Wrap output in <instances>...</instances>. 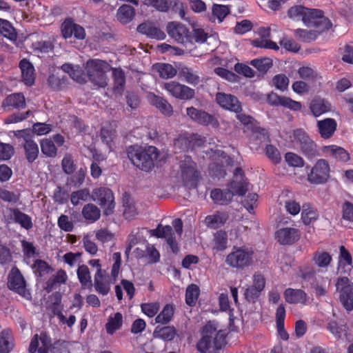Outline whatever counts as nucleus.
Wrapping results in <instances>:
<instances>
[{
  "label": "nucleus",
  "instance_id": "f704fd0d",
  "mask_svg": "<svg viewBox=\"0 0 353 353\" xmlns=\"http://www.w3.org/2000/svg\"><path fill=\"white\" fill-rule=\"evenodd\" d=\"M230 6H225L221 4H213L212 6V18L211 20L214 21L216 19L219 23H221L225 17L230 12Z\"/></svg>",
  "mask_w": 353,
  "mask_h": 353
},
{
  "label": "nucleus",
  "instance_id": "0eeeda50",
  "mask_svg": "<svg viewBox=\"0 0 353 353\" xmlns=\"http://www.w3.org/2000/svg\"><path fill=\"white\" fill-rule=\"evenodd\" d=\"M91 199L103 209L104 214L110 215L113 213L115 203L110 189L104 187L95 188L91 193Z\"/></svg>",
  "mask_w": 353,
  "mask_h": 353
},
{
  "label": "nucleus",
  "instance_id": "8fccbe9b",
  "mask_svg": "<svg viewBox=\"0 0 353 353\" xmlns=\"http://www.w3.org/2000/svg\"><path fill=\"white\" fill-rule=\"evenodd\" d=\"M112 77L114 82V90L121 92L123 90L125 84L124 72L120 68H113Z\"/></svg>",
  "mask_w": 353,
  "mask_h": 353
},
{
  "label": "nucleus",
  "instance_id": "c03bdc74",
  "mask_svg": "<svg viewBox=\"0 0 353 353\" xmlns=\"http://www.w3.org/2000/svg\"><path fill=\"white\" fill-rule=\"evenodd\" d=\"M323 14V12L320 10L307 8L303 22L308 27H314Z\"/></svg>",
  "mask_w": 353,
  "mask_h": 353
},
{
  "label": "nucleus",
  "instance_id": "58836bf2",
  "mask_svg": "<svg viewBox=\"0 0 353 353\" xmlns=\"http://www.w3.org/2000/svg\"><path fill=\"white\" fill-rule=\"evenodd\" d=\"M319 217L317 210L312 207L310 204L305 203L302 207L301 219L305 225L310 224Z\"/></svg>",
  "mask_w": 353,
  "mask_h": 353
},
{
  "label": "nucleus",
  "instance_id": "1a4fd4ad",
  "mask_svg": "<svg viewBox=\"0 0 353 353\" xmlns=\"http://www.w3.org/2000/svg\"><path fill=\"white\" fill-rule=\"evenodd\" d=\"M330 176V165L325 159H319L307 174L311 183L321 184L327 181Z\"/></svg>",
  "mask_w": 353,
  "mask_h": 353
},
{
  "label": "nucleus",
  "instance_id": "9b49d317",
  "mask_svg": "<svg viewBox=\"0 0 353 353\" xmlns=\"http://www.w3.org/2000/svg\"><path fill=\"white\" fill-rule=\"evenodd\" d=\"M163 88L174 97L181 100H190L195 96L194 89L176 81L165 83Z\"/></svg>",
  "mask_w": 353,
  "mask_h": 353
},
{
  "label": "nucleus",
  "instance_id": "5701e85b",
  "mask_svg": "<svg viewBox=\"0 0 353 353\" xmlns=\"http://www.w3.org/2000/svg\"><path fill=\"white\" fill-rule=\"evenodd\" d=\"M234 193L230 189H214L211 191L210 197L212 201L219 205H227L233 198Z\"/></svg>",
  "mask_w": 353,
  "mask_h": 353
},
{
  "label": "nucleus",
  "instance_id": "052dcab7",
  "mask_svg": "<svg viewBox=\"0 0 353 353\" xmlns=\"http://www.w3.org/2000/svg\"><path fill=\"white\" fill-rule=\"evenodd\" d=\"M250 64L261 72H267L272 65V61L268 58L253 59Z\"/></svg>",
  "mask_w": 353,
  "mask_h": 353
},
{
  "label": "nucleus",
  "instance_id": "b1692460",
  "mask_svg": "<svg viewBox=\"0 0 353 353\" xmlns=\"http://www.w3.org/2000/svg\"><path fill=\"white\" fill-rule=\"evenodd\" d=\"M25 155L29 163L34 162L38 157L39 150L38 145L28 135L25 137V142L23 144Z\"/></svg>",
  "mask_w": 353,
  "mask_h": 353
},
{
  "label": "nucleus",
  "instance_id": "f3484780",
  "mask_svg": "<svg viewBox=\"0 0 353 353\" xmlns=\"http://www.w3.org/2000/svg\"><path fill=\"white\" fill-rule=\"evenodd\" d=\"M216 101L223 108L238 113L241 111V105L238 99L230 94L218 92L216 94Z\"/></svg>",
  "mask_w": 353,
  "mask_h": 353
},
{
  "label": "nucleus",
  "instance_id": "39448f33",
  "mask_svg": "<svg viewBox=\"0 0 353 353\" xmlns=\"http://www.w3.org/2000/svg\"><path fill=\"white\" fill-rule=\"evenodd\" d=\"M254 252L252 248L245 245L234 246L226 256L225 263L230 268L243 270L253 263Z\"/></svg>",
  "mask_w": 353,
  "mask_h": 353
},
{
  "label": "nucleus",
  "instance_id": "09e8293b",
  "mask_svg": "<svg viewBox=\"0 0 353 353\" xmlns=\"http://www.w3.org/2000/svg\"><path fill=\"white\" fill-rule=\"evenodd\" d=\"M77 276L81 285L85 288L92 286L91 276L87 265H82L77 270Z\"/></svg>",
  "mask_w": 353,
  "mask_h": 353
},
{
  "label": "nucleus",
  "instance_id": "7c9ffc66",
  "mask_svg": "<svg viewBox=\"0 0 353 353\" xmlns=\"http://www.w3.org/2000/svg\"><path fill=\"white\" fill-rule=\"evenodd\" d=\"M61 70L68 73L75 81L82 83L85 82L83 72L80 66L71 63H64L61 67Z\"/></svg>",
  "mask_w": 353,
  "mask_h": 353
},
{
  "label": "nucleus",
  "instance_id": "4468645a",
  "mask_svg": "<svg viewBox=\"0 0 353 353\" xmlns=\"http://www.w3.org/2000/svg\"><path fill=\"white\" fill-rule=\"evenodd\" d=\"M152 236L157 238H163L166 240L173 252H176L178 250L176 243V238L172 228L170 225H165L159 224L154 230H150Z\"/></svg>",
  "mask_w": 353,
  "mask_h": 353
},
{
  "label": "nucleus",
  "instance_id": "6e6d98bb",
  "mask_svg": "<svg viewBox=\"0 0 353 353\" xmlns=\"http://www.w3.org/2000/svg\"><path fill=\"white\" fill-rule=\"evenodd\" d=\"M294 32L296 37L303 42H311L314 41L318 37L317 32L314 30L296 29Z\"/></svg>",
  "mask_w": 353,
  "mask_h": 353
},
{
  "label": "nucleus",
  "instance_id": "4be33fe9",
  "mask_svg": "<svg viewBox=\"0 0 353 353\" xmlns=\"http://www.w3.org/2000/svg\"><path fill=\"white\" fill-rule=\"evenodd\" d=\"M2 108L8 110L23 108L26 106L25 97L21 93H14L8 95L2 102Z\"/></svg>",
  "mask_w": 353,
  "mask_h": 353
},
{
  "label": "nucleus",
  "instance_id": "338daca9",
  "mask_svg": "<svg viewBox=\"0 0 353 353\" xmlns=\"http://www.w3.org/2000/svg\"><path fill=\"white\" fill-rule=\"evenodd\" d=\"M285 159L290 166L303 167L304 165V160L303 158L293 152L286 153Z\"/></svg>",
  "mask_w": 353,
  "mask_h": 353
},
{
  "label": "nucleus",
  "instance_id": "393cba45",
  "mask_svg": "<svg viewBox=\"0 0 353 353\" xmlns=\"http://www.w3.org/2000/svg\"><path fill=\"white\" fill-rule=\"evenodd\" d=\"M148 97L150 103L158 108L162 114L166 116H170L172 114V106L165 99L152 93H150Z\"/></svg>",
  "mask_w": 353,
  "mask_h": 353
},
{
  "label": "nucleus",
  "instance_id": "ddd939ff",
  "mask_svg": "<svg viewBox=\"0 0 353 353\" xmlns=\"http://www.w3.org/2000/svg\"><path fill=\"white\" fill-rule=\"evenodd\" d=\"M186 114L192 121L200 125H211L214 128L219 126V121L216 118L204 110L189 107L186 109Z\"/></svg>",
  "mask_w": 353,
  "mask_h": 353
},
{
  "label": "nucleus",
  "instance_id": "412c9836",
  "mask_svg": "<svg viewBox=\"0 0 353 353\" xmlns=\"http://www.w3.org/2000/svg\"><path fill=\"white\" fill-rule=\"evenodd\" d=\"M323 151L339 162L346 163L350 159L349 152L343 148L336 145L325 146Z\"/></svg>",
  "mask_w": 353,
  "mask_h": 353
},
{
  "label": "nucleus",
  "instance_id": "a19ab883",
  "mask_svg": "<svg viewBox=\"0 0 353 353\" xmlns=\"http://www.w3.org/2000/svg\"><path fill=\"white\" fill-rule=\"evenodd\" d=\"M0 33L10 41H16L17 34L12 24L7 20L0 19Z\"/></svg>",
  "mask_w": 353,
  "mask_h": 353
},
{
  "label": "nucleus",
  "instance_id": "864d4df0",
  "mask_svg": "<svg viewBox=\"0 0 353 353\" xmlns=\"http://www.w3.org/2000/svg\"><path fill=\"white\" fill-rule=\"evenodd\" d=\"M91 197V194L88 189L84 188L71 194L70 201L74 205H77L81 201H86L89 197Z\"/></svg>",
  "mask_w": 353,
  "mask_h": 353
},
{
  "label": "nucleus",
  "instance_id": "3c124183",
  "mask_svg": "<svg viewBox=\"0 0 353 353\" xmlns=\"http://www.w3.org/2000/svg\"><path fill=\"white\" fill-rule=\"evenodd\" d=\"M199 288L195 284H191L186 289L185 302L190 305H194L199 295Z\"/></svg>",
  "mask_w": 353,
  "mask_h": 353
},
{
  "label": "nucleus",
  "instance_id": "20e7f679",
  "mask_svg": "<svg viewBox=\"0 0 353 353\" xmlns=\"http://www.w3.org/2000/svg\"><path fill=\"white\" fill-rule=\"evenodd\" d=\"M85 69L89 81L94 86L105 88L108 85L106 73L111 70V67L107 61L90 59L86 62Z\"/></svg>",
  "mask_w": 353,
  "mask_h": 353
},
{
  "label": "nucleus",
  "instance_id": "9d476101",
  "mask_svg": "<svg viewBox=\"0 0 353 353\" xmlns=\"http://www.w3.org/2000/svg\"><path fill=\"white\" fill-rule=\"evenodd\" d=\"M8 287L25 298L30 296V293L26 288L25 279L17 267L12 268L8 274Z\"/></svg>",
  "mask_w": 353,
  "mask_h": 353
},
{
  "label": "nucleus",
  "instance_id": "72a5a7b5",
  "mask_svg": "<svg viewBox=\"0 0 353 353\" xmlns=\"http://www.w3.org/2000/svg\"><path fill=\"white\" fill-rule=\"evenodd\" d=\"M134 14V9L132 6L125 4L118 9L117 17L121 23L125 24L132 20Z\"/></svg>",
  "mask_w": 353,
  "mask_h": 353
},
{
  "label": "nucleus",
  "instance_id": "aec40b11",
  "mask_svg": "<svg viewBox=\"0 0 353 353\" xmlns=\"http://www.w3.org/2000/svg\"><path fill=\"white\" fill-rule=\"evenodd\" d=\"M316 126L321 137L327 139L333 136L336 130L337 123L334 119L326 118L317 121Z\"/></svg>",
  "mask_w": 353,
  "mask_h": 353
},
{
  "label": "nucleus",
  "instance_id": "de8ad7c7",
  "mask_svg": "<svg viewBox=\"0 0 353 353\" xmlns=\"http://www.w3.org/2000/svg\"><path fill=\"white\" fill-rule=\"evenodd\" d=\"M174 313V307L170 304H167L163 310L156 316L155 321L158 323L167 324L171 320Z\"/></svg>",
  "mask_w": 353,
  "mask_h": 353
},
{
  "label": "nucleus",
  "instance_id": "423d86ee",
  "mask_svg": "<svg viewBox=\"0 0 353 353\" xmlns=\"http://www.w3.org/2000/svg\"><path fill=\"white\" fill-rule=\"evenodd\" d=\"M293 137L302 154L308 159H312L319 155L316 144L304 130H294Z\"/></svg>",
  "mask_w": 353,
  "mask_h": 353
},
{
  "label": "nucleus",
  "instance_id": "49530a36",
  "mask_svg": "<svg viewBox=\"0 0 353 353\" xmlns=\"http://www.w3.org/2000/svg\"><path fill=\"white\" fill-rule=\"evenodd\" d=\"M176 334V331L173 326H165L161 328H156L154 332L155 337L161 339L164 341L172 340Z\"/></svg>",
  "mask_w": 353,
  "mask_h": 353
},
{
  "label": "nucleus",
  "instance_id": "6e6552de",
  "mask_svg": "<svg viewBox=\"0 0 353 353\" xmlns=\"http://www.w3.org/2000/svg\"><path fill=\"white\" fill-rule=\"evenodd\" d=\"M336 288L343 306L347 311H351L353 309V283L347 277H340L336 283Z\"/></svg>",
  "mask_w": 353,
  "mask_h": 353
},
{
  "label": "nucleus",
  "instance_id": "79ce46f5",
  "mask_svg": "<svg viewBox=\"0 0 353 353\" xmlns=\"http://www.w3.org/2000/svg\"><path fill=\"white\" fill-rule=\"evenodd\" d=\"M327 329L336 339H339L346 332V325L341 321L330 320L327 323Z\"/></svg>",
  "mask_w": 353,
  "mask_h": 353
},
{
  "label": "nucleus",
  "instance_id": "a211bd4d",
  "mask_svg": "<svg viewBox=\"0 0 353 353\" xmlns=\"http://www.w3.org/2000/svg\"><path fill=\"white\" fill-rule=\"evenodd\" d=\"M300 238V232L294 228H283L276 232V239L281 245H291Z\"/></svg>",
  "mask_w": 353,
  "mask_h": 353
},
{
  "label": "nucleus",
  "instance_id": "2f4dec72",
  "mask_svg": "<svg viewBox=\"0 0 353 353\" xmlns=\"http://www.w3.org/2000/svg\"><path fill=\"white\" fill-rule=\"evenodd\" d=\"M153 70L163 79H171L176 74V70L169 63H157L153 65Z\"/></svg>",
  "mask_w": 353,
  "mask_h": 353
},
{
  "label": "nucleus",
  "instance_id": "13d9d810",
  "mask_svg": "<svg viewBox=\"0 0 353 353\" xmlns=\"http://www.w3.org/2000/svg\"><path fill=\"white\" fill-rule=\"evenodd\" d=\"M307 8L302 6H294L291 7L288 11V17L294 21L301 20L303 21Z\"/></svg>",
  "mask_w": 353,
  "mask_h": 353
},
{
  "label": "nucleus",
  "instance_id": "4c0bfd02",
  "mask_svg": "<svg viewBox=\"0 0 353 353\" xmlns=\"http://www.w3.org/2000/svg\"><path fill=\"white\" fill-rule=\"evenodd\" d=\"M13 347V339L10 330H3L0 334V352L8 353Z\"/></svg>",
  "mask_w": 353,
  "mask_h": 353
},
{
  "label": "nucleus",
  "instance_id": "680f3d73",
  "mask_svg": "<svg viewBox=\"0 0 353 353\" xmlns=\"http://www.w3.org/2000/svg\"><path fill=\"white\" fill-rule=\"evenodd\" d=\"M314 27L316 28L314 30L317 32L319 36L321 33L330 30L332 28V23L327 17L323 14Z\"/></svg>",
  "mask_w": 353,
  "mask_h": 353
},
{
  "label": "nucleus",
  "instance_id": "69168bd1",
  "mask_svg": "<svg viewBox=\"0 0 353 353\" xmlns=\"http://www.w3.org/2000/svg\"><path fill=\"white\" fill-rule=\"evenodd\" d=\"M103 274L99 276H94V288L95 290L100 294L106 295L110 291L109 284L102 280Z\"/></svg>",
  "mask_w": 353,
  "mask_h": 353
},
{
  "label": "nucleus",
  "instance_id": "f8f14e48",
  "mask_svg": "<svg viewBox=\"0 0 353 353\" xmlns=\"http://www.w3.org/2000/svg\"><path fill=\"white\" fill-rule=\"evenodd\" d=\"M181 176L185 186L194 187L198 179V172L196 170V164L190 157H185L181 162Z\"/></svg>",
  "mask_w": 353,
  "mask_h": 353
},
{
  "label": "nucleus",
  "instance_id": "c9c22d12",
  "mask_svg": "<svg viewBox=\"0 0 353 353\" xmlns=\"http://www.w3.org/2000/svg\"><path fill=\"white\" fill-rule=\"evenodd\" d=\"M82 214L86 220L91 223H94L99 219L101 216V211L95 205L88 203L83 208Z\"/></svg>",
  "mask_w": 353,
  "mask_h": 353
},
{
  "label": "nucleus",
  "instance_id": "bf43d9fd",
  "mask_svg": "<svg viewBox=\"0 0 353 353\" xmlns=\"http://www.w3.org/2000/svg\"><path fill=\"white\" fill-rule=\"evenodd\" d=\"M214 248L218 251L223 250L228 243V238L225 232L219 231L214 234Z\"/></svg>",
  "mask_w": 353,
  "mask_h": 353
},
{
  "label": "nucleus",
  "instance_id": "4d7b16f0",
  "mask_svg": "<svg viewBox=\"0 0 353 353\" xmlns=\"http://www.w3.org/2000/svg\"><path fill=\"white\" fill-rule=\"evenodd\" d=\"M67 274L63 270H59L56 274L52 276L46 283L47 287L52 290L57 284L64 283L67 280Z\"/></svg>",
  "mask_w": 353,
  "mask_h": 353
},
{
  "label": "nucleus",
  "instance_id": "e2e57ef3",
  "mask_svg": "<svg viewBox=\"0 0 353 353\" xmlns=\"http://www.w3.org/2000/svg\"><path fill=\"white\" fill-rule=\"evenodd\" d=\"M252 44L253 46L256 48L272 49L275 50H278L279 49V47L276 43L267 39L261 38L254 39L252 41Z\"/></svg>",
  "mask_w": 353,
  "mask_h": 353
},
{
  "label": "nucleus",
  "instance_id": "473e14b6",
  "mask_svg": "<svg viewBox=\"0 0 353 353\" xmlns=\"http://www.w3.org/2000/svg\"><path fill=\"white\" fill-rule=\"evenodd\" d=\"M12 217L15 223H19L22 228L30 230L32 228V222L31 217L21 212L19 209L14 208L11 210Z\"/></svg>",
  "mask_w": 353,
  "mask_h": 353
},
{
  "label": "nucleus",
  "instance_id": "a878e982",
  "mask_svg": "<svg viewBox=\"0 0 353 353\" xmlns=\"http://www.w3.org/2000/svg\"><path fill=\"white\" fill-rule=\"evenodd\" d=\"M19 67L21 70L23 81L28 85H32L34 82V68L32 64L23 59L20 61Z\"/></svg>",
  "mask_w": 353,
  "mask_h": 353
},
{
  "label": "nucleus",
  "instance_id": "6ab92c4d",
  "mask_svg": "<svg viewBox=\"0 0 353 353\" xmlns=\"http://www.w3.org/2000/svg\"><path fill=\"white\" fill-rule=\"evenodd\" d=\"M137 31L146 35L150 39H154L157 40H163L166 35L165 32L160 29L159 27L157 26L152 22H144L141 23L137 27Z\"/></svg>",
  "mask_w": 353,
  "mask_h": 353
},
{
  "label": "nucleus",
  "instance_id": "dca6fc26",
  "mask_svg": "<svg viewBox=\"0 0 353 353\" xmlns=\"http://www.w3.org/2000/svg\"><path fill=\"white\" fill-rule=\"evenodd\" d=\"M52 343L50 338L44 332L39 335L35 334L32 339L30 346V353H34L38 351L39 353H48Z\"/></svg>",
  "mask_w": 353,
  "mask_h": 353
},
{
  "label": "nucleus",
  "instance_id": "7ed1b4c3",
  "mask_svg": "<svg viewBox=\"0 0 353 353\" xmlns=\"http://www.w3.org/2000/svg\"><path fill=\"white\" fill-rule=\"evenodd\" d=\"M127 155L136 167L143 171L149 172L153 168L154 162L159 157V152L154 146L142 148L131 145L127 149Z\"/></svg>",
  "mask_w": 353,
  "mask_h": 353
},
{
  "label": "nucleus",
  "instance_id": "2eb2a0df",
  "mask_svg": "<svg viewBox=\"0 0 353 353\" xmlns=\"http://www.w3.org/2000/svg\"><path fill=\"white\" fill-rule=\"evenodd\" d=\"M230 190L234 191V194L243 196L248 190V183L244 178V174L241 168H236L234 171V178L228 184Z\"/></svg>",
  "mask_w": 353,
  "mask_h": 353
},
{
  "label": "nucleus",
  "instance_id": "c85d7f7f",
  "mask_svg": "<svg viewBox=\"0 0 353 353\" xmlns=\"http://www.w3.org/2000/svg\"><path fill=\"white\" fill-rule=\"evenodd\" d=\"M310 109L312 114L315 117H317L325 112L330 111L331 105L325 99L319 98L312 101L310 105Z\"/></svg>",
  "mask_w": 353,
  "mask_h": 353
},
{
  "label": "nucleus",
  "instance_id": "774afa93",
  "mask_svg": "<svg viewBox=\"0 0 353 353\" xmlns=\"http://www.w3.org/2000/svg\"><path fill=\"white\" fill-rule=\"evenodd\" d=\"M14 153V149L12 145L0 142V160H9Z\"/></svg>",
  "mask_w": 353,
  "mask_h": 353
},
{
  "label": "nucleus",
  "instance_id": "a18cd8bd",
  "mask_svg": "<svg viewBox=\"0 0 353 353\" xmlns=\"http://www.w3.org/2000/svg\"><path fill=\"white\" fill-rule=\"evenodd\" d=\"M312 261L319 268H326L332 261V256L326 252L317 251L314 253Z\"/></svg>",
  "mask_w": 353,
  "mask_h": 353
},
{
  "label": "nucleus",
  "instance_id": "ea45409f",
  "mask_svg": "<svg viewBox=\"0 0 353 353\" xmlns=\"http://www.w3.org/2000/svg\"><path fill=\"white\" fill-rule=\"evenodd\" d=\"M122 323L123 316L120 312H117L113 316H110L105 325L107 333L109 334H114L116 330L121 328Z\"/></svg>",
  "mask_w": 353,
  "mask_h": 353
},
{
  "label": "nucleus",
  "instance_id": "f03ea898",
  "mask_svg": "<svg viewBox=\"0 0 353 353\" xmlns=\"http://www.w3.org/2000/svg\"><path fill=\"white\" fill-rule=\"evenodd\" d=\"M201 338L197 342L196 347L201 353H216L221 349L225 342V334L218 330L214 321L208 322L202 328Z\"/></svg>",
  "mask_w": 353,
  "mask_h": 353
},
{
  "label": "nucleus",
  "instance_id": "0e129e2a",
  "mask_svg": "<svg viewBox=\"0 0 353 353\" xmlns=\"http://www.w3.org/2000/svg\"><path fill=\"white\" fill-rule=\"evenodd\" d=\"M19 198V194L0 188V199L3 201L14 204L18 202Z\"/></svg>",
  "mask_w": 353,
  "mask_h": 353
},
{
  "label": "nucleus",
  "instance_id": "e433bc0d",
  "mask_svg": "<svg viewBox=\"0 0 353 353\" xmlns=\"http://www.w3.org/2000/svg\"><path fill=\"white\" fill-rule=\"evenodd\" d=\"M67 81L68 78L65 75L56 73L49 76L48 83L53 90H59L66 85Z\"/></svg>",
  "mask_w": 353,
  "mask_h": 353
},
{
  "label": "nucleus",
  "instance_id": "cd10ccee",
  "mask_svg": "<svg viewBox=\"0 0 353 353\" xmlns=\"http://www.w3.org/2000/svg\"><path fill=\"white\" fill-rule=\"evenodd\" d=\"M284 297L288 303L292 304H304L307 300V294L304 291L292 288H288L285 290Z\"/></svg>",
  "mask_w": 353,
  "mask_h": 353
},
{
  "label": "nucleus",
  "instance_id": "c756f323",
  "mask_svg": "<svg viewBox=\"0 0 353 353\" xmlns=\"http://www.w3.org/2000/svg\"><path fill=\"white\" fill-rule=\"evenodd\" d=\"M228 216L223 212H216L208 215L205 219V225L212 229H216L221 227L227 221Z\"/></svg>",
  "mask_w": 353,
  "mask_h": 353
},
{
  "label": "nucleus",
  "instance_id": "bb28decb",
  "mask_svg": "<svg viewBox=\"0 0 353 353\" xmlns=\"http://www.w3.org/2000/svg\"><path fill=\"white\" fill-rule=\"evenodd\" d=\"M179 74L186 83L192 85H196L201 81L198 72L192 68L182 66L179 68Z\"/></svg>",
  "mask_w": 353,
  "mask_h": 353
},
{
  "label": "nucleus",
  "instance_id": "37998d69",
  "mask_svg": "<svg viewBox=\"0 0 353 353\" xmlns=\"http://www.w3.org/2000/svg\"><path fill=\"white\" fill-rule=\"evenodd\" d=\"M123 203L124 217L126 219H134L138 214L134 201L129 196L125 195L123 198Z\"/></svg>",
  "mask_w": 353,
  "mask_h": 353
},
{
  "label": "nucleus",
  "instance_id": "f257e3e1",
  "mask_svg": "<svg viewBox=\"0 0 353 353\" xmlns=\"http://www.w3.org/2000/svg\"><path fill=\"white\" fill-rule=\"evenodd\" d=\"M166 31L170 37L190 51L194 48L195 43L202 44L208 37L203 28L192 26V30H190L184 24L177 21L169 22Z\"/></svg>",
  "mask_w": 353,
  "mask_h": 353
},
{
  "label": "nucleus",
  "instance_id": "603ef678",
  "mask_svg": "<svg viewBox=\"0 0 353 353\" xmlns=\"http://www.w3.org/2000/svg\"><path fill=\"white\" fill-rule=\"evenodd\" d=\"M41 150L42 153L48 157H54L57 153V150L53 141L48 139L41 141Z\"/></svg>",
  "mask_w": 353,
  "mask_h": 353
},
{
  "label": "nucleus",
  "instance_id": "5fc2aeb1",
  "mask_svg": "<svg viewBox=\"0 0 353 353\" xmlns=\"http://www.w3.org/2000/svg\"><path fill=\"white\" fill-rule=\"evenodd\" d=\"M77 23H74L70 19H65L61 25V33L65 39L74 37Z\"/></svg>",
  "mask_w": 353,
  "mask_h": 353
}]
</instances>
